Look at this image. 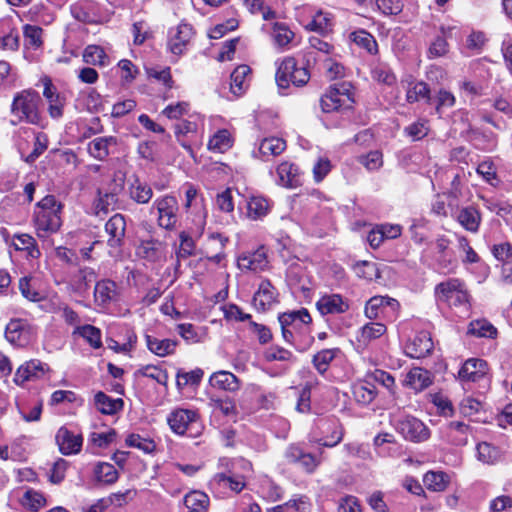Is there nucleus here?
Listing matches in <instances>:
<instances>
[{
  "label": "nucleus",
  "instance_id": "a19ab883",
  "mask_svg": "<svg viewBox=\"0 0 512 512\" xmlns=\"http://www.w3.org/2000/svg\"><path fill=\"white\" fill-rule=\"evenodd\" d=\"M96 408L102 413L113 415L120 411L123 407V400L113 399L103 392H98L94 397Z\"/></svg>",
  "mask_w": 512,
  "mask_h": 512
},
{
  "label": "nucleus",
  "instance_id": "2eb2a0df",
  "mask_svg": "<svg viewBox=\"0 0 512 512\" xmlns=\"http://www.w3.org/2000/svg\"><path fill=\"white\" fill-rule=\"evenodd\" d=\"M159 225L165 229L172 228L177 222V201L172 196H165L155 202Z\"/></svg>",
  "mask_w": 512,
  "mask_h": 512
},
{
  "label": "nucleus",
  "instance_id": "4d7b16f0",
  "mask_svg": "<svg viewBox=\"0 0 512 512\" xmlns=\"http://www.w3.org/2000/svg\"><path fill=\"white\" fill-rule=\"evenodd\" d=\"M371 76L373 80L387 86H392L396 83V76L392 72L391 68L385 63L375 64L371 70Z\"/></svg>",
  "mask_w": 512,
  "mask_h": 512
},
{
  "label": "nucleus",
  "instance_id": "bb28decb",
  "mask_svg": "<svg viewBox=\"0 0 512 512\" xmlns=\"http://www.w3.org/2000/svg\"><path fill=\"white\" fill-rule=\"evenodd\" d=\"M457 222L467 231L476 233L481 224V214L474 206L463 207L456 213Z\"/></svg>",
  "mask_w": 512,
  "mask_h": 512
},
{
  "label": "nucleus",
  "instance_id": "9d476101",
  "mask_svg": "<svg viewBox=\"0 0 512 512\" xmlns=\"http://www.w3.org/2000/svg\"><path fill=\"white\" fill-rule=\"evenodd\" d=\"M50 371L48 364L32 359L18 367L14 375V382L17 385H24L28 381L42 379Z\"/></svg>",
  "mask_w": 512,
  "mask_h": 512
},
{
  "label": "nucleus",
  "instance_id": "f3484780",
  "mask_svg": "<svg viewBox=\"0 0 512 512\" xmlns=\"http://www.w3.org/2000/svg\"><path fill=\"white\" fill-rule=\"evenodd\" d=\"M487 371L486 361L470 358L464 362L458 372V376L464 382H477L486 376Z\"/></svg>",
  "mask_w": 512,
  "mask_h": 512
},
{
  "label": "nucleus",
  "instance_id": "ea45409f",
  "mask_svg": "<svg viewBox=\"0 0 512 512\" xmlns=\"http://www.w3.org/2000/svg\"><path fill=\"white\" fill-rule=\"evenodd\" d=\"M129 194L137 203L145 204L152 198V189L145 182L133 177L129 179Z\"/></svg>",
  "mask_w": 512,
  "mask_h": 512
},
{
  "label": "nucleus",
  "instance_id": "7ed1b4c3",
  "mask_svg": "<svg viewBox=\"0 0 512 512\" xmlns=\"http://www.w3.org/2000/svg\"><path fill=\"white\" fill-rule=\"evenodd\" d=\"M276 65L275 80L280 90L288 89L291 84L296 87L304 86L310 79L309 65H299L294 57H284Z\"/></svg>",
  "mask_w": 512,
  "mask_h": 512
},
{
  "label": "nucleus",
  "instance_id": "6e6552de",
  "mask_svg": "<svg viewBox=\"0 0 512 512\" xmlns=\"http://www.w3.org/2000/svg\"><path fill=\"white\" fill-rule=\"evenodd\" d=\"M5 337L12 345L25 347L34 341L36 329L27 320L13 319L6 326Z\"/></svg>",
  "mask_w": 512,
  "mask_h": 512
},
{
  "label": "nucleus",
  "instance_id": "b1692460",
  "mask_svg": "<svg viewBox=\"0 0 512 512\" xmlns=\"http://www.w3.org/2000/svg\"><path fill=\"white\" fill-rule=\"evenodd\" d=\"M117 144L116 137H96L87 145V151L96 160L104 161L110 154V148Z\"/></svg>",
  "mask_w": 512,
  "mask_h": 512
},
{
  "label": "nucleus",
  "instance_id": "a878e982",
  "mask_svg": "<svg viewBox=\"0 0 512 512\" xmlns=\"http://www.w3.org/2000/svg\"><path fill=\"white\" fill-rule=\"evenodd\" d=\"M226 239L220 233H209L204 244L203 254L208 261H213L212 268L216 267V263L220 260Z\"/></svg>",
  "mask_w": 512,
  "mask_h": 512
},
{
  "label": "nucleus",
  "instance_id": "20e7f679",
  "mask_svg": "<svg viewBox=\"0 0 512 512\" xmlns=\"http://www.w3.org/2000/svg\"><path fill=\"white\" fill-rule=\"evenodd\" d=\"M344 436L342 425L336 417L320 418L310 433V442L332 448L338 445Z\"/></svg>",
  "mask_w": 512,
  "mask_h": 512
},
{
  "label": "nucleus",
  "instance_id": "f704fd0d",
  "mask_svg": "<svg viewBox=\"0 0 512 512\" xmlns=\"http://www.w3.org/2000/svg\"><path fill=\"white\" fill-rule=\"evenodd\" d=\"M352 395L357 403L368 405L375 399L377 391L373 383L365 380L352 386Z\"/></svg>",
  "mask_w": 512,
  "mask_h": 512
},
{
  "label": "nucleus",
  "instance_id": "1a4fd4ad",
  "mask_svg": "<svg viewBox=\"0 0 512 512\" xmlns=\"http://www.w3.org/2000/svg\"><path fill=\"white\" fill-rule=\"evenodd\" d=\"M398 432L407 440L422 442L429 438L430 432L426 425L413 416H404L396 424Z\"/></svg>",
  "mask_w": 512,
  "mask_h": 512
},
{
  "label": "nucleus",
  "instance_id": "13d9d810",
  "mask_svg": "<svg viewBox=\"0 0 512 512\" xmlns=\"http://www.w3.org/2000/svg\"><path fill=\"white\" fill-rule=\"evenodd\" d=\"M21 504L23 507L37 512L39 509L45 506L46 499L42 493L33 489H28L24 492L21 498Z\"/></svg>",
  "mask_w": 512,
  "mask_h": 512
},
{
  "label": "nucleus",
  "instance_id": "a211bd4d",
  "mask_svg": "<svg viewBox=\"0 0 512 512\" xmlns=\"http://www.w3.org/2000/svg\"><path fill=\"white\" fill-rule=\"evenodd\" d=\"M56 442L62 454L72 455L81 450L83 439L80 434H75L66 427H61L57 431Z\"/></svg>",
  "mask_w": 512,
  "mask_h": 512
},
{
  "label": "nucleus",
  "instance_id": "4be33fe9",
  "mask_svg": "<svg viewBox=\"0 0 512 512\" xmlns=\"http://www.w3.org/2000/svg\"><path fill=\"white\" fill-rule=\"evenodd\" d=\"M118 298V289L115 282L111 280H101L96 283L94 289V299L98 306L107 307Z\"/></svg>",
  "mask_w": 512,
  "mask_h": 512
},
{
  "label": "nucleus",
  "instance_id": "3c124183",
  "mask_svg": "<svg viewBox=\"0 0 512 512\" xmlns=\"http://www.w3.org/2000/svg\"><path fill=\"white\" fill-rule=\"evenodd\" d=\"M42 29L36 25L26 24L23 27L24 45L28 49H39L43 44Z\"/></svg>",
  "mask_w": 512,
  "mask_h": 512
},
{
  "label": "nucleus",
  "instance_id": "69168bd1",
  "mask_svg": "<svg viewBox=\"0 0 512 512\" xmlns=\"http://www.w3.org/2000/svg\"><path fill=\"white\" fill-rule=\"evenodd\" d=\"M138 373L144 377L155 380L157 383L166 385L168 375L165 370L158 366L146 365L139 369Z\"/></svg>",
  "mask_w": 512,
  "mask_h": 512
},
{
  "label": "nucleus",
  "instance_id": "ddd939ff",
  "mask_svg": "<svg viewBox=\"0 0 512 512\" xmlns=\"http://www.w3.org/2000/svg\"><path fill=\"white\" fill-rule=\"evenodd\" d=\"M433 349L431 335L427 331L416 332L415 335L405 344V354L411 358H423Z\"/></svg>",
  "mask_w": 512,
  "mask_h": 512
},
{
  "label": "nucleus",
  "instance_id": "864d4df0",
  "mask_svg": "<svg viewBox=\"0 0 512 512\" xmlns=\"http://www.w3.org/2000/svg\"><path fill=\"white\" fill-rule=\"evenodd\" d=\"M19 290L23 297L32 302H39L44 299L43 292L35 287V281L32 277H22L19 280Z\"/></svg>",
  "mask_w": 512,
  "mask_h": 512
},
{
  "label": "nucleus",
  "instance_id": "5fc2aeb1",
  "mask_svg": "<svg viewBox=\"0 0 512 512\" xmlns=\"http://www.w3.org/2000/svg\"><path fill=\"white\" fill-rule=\"evenodd\" d=\"M340 352L338 348H332V349H323L316 353L313 357V365L316 368V370L324 374L329 366L330 363L335 359L336 355Z\"/></svg>",
  "mask_w": 512,
  "mask_h": 512
},
{
  "label": "nucleus",
  "instance_id": "412c9836",
  "mask_svg": "<svg viewBox=\"0 0 512 512\" xmlns=\"http://www.w3.org/2000/svg\"><path fill=\"white\" fill-rule=\"evenodd\" d=\"M277 300V291L268 280H263L253 297V305L257 310L269 309Z\"/></svg>",
  "mask_w": 512,
  "mask_h": 512
},
{
  "label": "nucleus",
  "instance_id": "a18cd8bd",
  "mask_svg": "<svg viewBox=\"0 0 512 512\" xmlns=\"http://www.w3.org/2000/svg\"><path fill=\"white\" fill-rule=\"evenodd\" d=\"M349 38L355 45L366 50L369 54L374 55L378 52V44L374 36L366 30L354 31L350 34Z\"/></svg>",
  "mask_w": 512,
  "mask_h": 512
},
{
  "label": "nucleus",
  "instance_id": "338daca9",
  "mask_svg": "<svg viewBox=\"0 0 512 512\" xmlns=\"http://www.w3.org/2000/svg\"><path fill=\"white\" fill-rule=\"evenodd\" d=\"M19 47L18 32L8 27V31H0V49L15 51Z\"/></svg>",
  "mask_w": 512,
  "mask_h": 512
},
{
  "label": "nucleus",
  "instance_id": "9b49d317",
  "mask_svg": "<svg viewBox=\"0 0 512 512\" xmlns=\"http://www.w3.org/2000/svg\"><path fill=\"white\" fill-rule=\"evenodd\" d=\"M192 38V26L187 22H181L169 32L168 48L176 56L182 55L188 50Z\"/></svg>",
  "mask_w": 512,
  "mask_h": 512
},
{
  "label": "nucleus",
  "instance_id": "8fccbe9b",
  "mask_svg": "<svg viewBox=\"0 0 512 512\" xmlns=\"http://www.w3.org/2000/svg\"><path fill=\"white\" fill-rule=\"evenodd\" d=\"M15 250H25L31 258H38L40 251L36 246L35 239L29 234L15 235L11 244Z\"/></svg>",
  "mask_w": 512,
  "mask_h": 512
},
{
  "label": "nucleus",
  "instance_id": "37998d69",
  "mask_svg": "<svg viewBox=\"0 0 512 512\" xmlns=\"http://www.w3.org/2000/svg\"><path fill=\"white\" fill-rule=\"evenodd\" d=\"M449 482V475L442 471H428L423 477L425 487L434 492L444 491Z\"/></svg>",
  "mask_w": 512,
  "mask_h": 512
},
{
  "label": "nucleus",
  "instance_id": "e433bc0d",
  "mask_svg": "<svg viewBox=\"0 0 512 512\" xmlns=\"http://www.w3.org/2000/svg\"><path fill=\"white\" fill-rule=\"evenodd\" d=\"M209 383L212 387L220 390L236 391L239 388L237 377L228 371L213 373L209 379Z\"/></svg>",
  "mask_w": 512,
  "mask_h": 512
},
{
  "label": "nucleus",
  "instance_id": "58836bf2",
  "mask_svg": "<svg viewBox=\"0 0 512 512\" xmlns=\"http://www.w3.org/2000/svg\"><path fill=\"white\" fill-rule=\"evenodd\" d=\"M233 145V138L227 129H219L209 139L208 149L213 152L224 153Z\"/></svg>",
  "mask_w": 512,
  "mask_h": 512
},
{
  "label": "nucleus",
  "instance_id": "4468645a",
  "mask_svg": "<svg viewBox=\"0 0 512 512\" xmlns=\"http://www.w3.org/2000/svg\"><path fill=\"white\" fill-rule=\"evenodd\" d=\"M316 307L322 316L343 314L350 308V302L340 294H324L316 302Z\"/></svg>",
  "mask_w": 512,
  "mask_h": 512
},
{
  "label": "nucleus",
  "instance_id": "052dcab7",
  "mask_svg": "<svg viewBox=\"0 0 512 512\" xmlns=\"http://www.w3.org/2000/svg\"><path fill=\"white\" fill-rule=\"evenodd\" d=\"M477 456L483 463L494 464L500 459V452L490 443L482 442L477 445Z\"/></svg>",
  "mask_w": 512,
  "mask_h": 512
},
{
  "label": "nucleus",
  "instance_id": "0e129e2a",
  "mask_svg": "<svg viewBox=\"0 0 512 512\" xmlns=\"http://www.w3.org/2000/svg\"><path fill=\"white\" fill-rule=\"evenodd\" d=\"M265 358L268 361H282L292 363L296 360L292 352L280 346H271L265 351Z\"/></svg>",
  "mask_w": 512,
  "mask_h": 512
},
{
  "label": "nucleus",
  "instance_id": "c85d7f7f",
  "mask_svg": "<svg viewBox=\"0 0 512 512\" xmlns=\"http://www.w3.org/2000/svg\"><path fill=\"white\" fill-rule=\"evenodd\" d=\"M136 254L142 259L155 262L164 258L165 246L158 240H145L137 246Z\"/></svg>",
  "mask_w": 512,
  "mask_h": 512
},
{
  "label": "nucleus",
  "instance_id": "f257e3e1",
  "mask_svg": "<svg viewBox=\"0 0 512 512\" xmlns=\"http://www.w3.org/2000/svg\"><path fill=\"white\" fill-rule=\"evenodd\" d=\"M63 208V203L54 195L45 196L34 207L32 222L35 234L48 246H52L50 237L62 227Z\"/></svg>",
  "mask_w": 512,
  "mask_h": 512
},
{
  "label": "nucleus",
  "instance_id": "f03ea898",
  "mask_svg": "<svg viewBox=\"0 0 512 512\" xmlns=\"http://www.w3.org/2000/svg\"><path fill=\"white\" fill-rule=\"evenodd\" d=\"M435 298L451 308H459L467 312L470 309L471 296L467 287L459 278H449L440 282L434 289Z\"/></svg>",
  "mask_w": 512,
  "mask_h": 512
},
{
  "label": "nucleus",
  "instance_id": "f8f14e48",
  "mask_svg": "<svg viewBox=\"0 0 512 512\" xmlns=\"http://www.w3.org/2000/svg\"><path fill=\"white\" fill-rule=\"evenodd\" d=\"M399 302L388 296H374L365 305L364 313L369 319H376L380 314L393 313L399 310Z\"/></svg>",
  "mask_w": 512,
  "mask_h": 512
},
{
  "label": "nucleus",
  "instance_id": "c03bdc74",
  "mask_svg": "<svg viewBox=\"0 0 512 512\" xmlns=\"http://www.w3.org/2000/svg\"><path fill=\"white\" fill-rule=\"evenodd\" d=\"M450 241L444 237H438L434 243V249L439 255L437 257L438 268L442 272H450L451 253L449 252Z\"/></svg>",
  "mask_w": 512,
  "mask_h": 512
},
{
  "label": "nucleus",
  "instance_id": "e2e57ef3",
  "mask_svg": "<svg viewBox=\"0 0 512 512\" xmlns=\"http://www.w3.org/2000/svg\"><path fill=\"white\" fill-rule=\"evenodd\" d=\"M117 67L119 70L121 82L124 85L132 83L139 73V70L136 67V65L128 59L120 60L118 62Z\"/></svg>",
  "mask_w": 512,
  "mask_h": 512
},
{
  "label": "nucleus",
  "instance_id": "2f4dec72",
  "mask_svg": "<svg viewBox=\"0 0 512 512\" xmlns=\"http://www.w3.org/2000/svg\"><path fill=\"white\" fill-rule=\"evenodd\" d=\"M246 208L248 218L258 220L269 213L271 204L268 199L262 196H250L246 200Z\"/></svg>",
  "mask_w": 512,
  "mask_h": 512
},
{
  "label": "nucleus",
  "instance_id": "0eeeda50",
  "mask_svg": "<svg viewBox=\"0 0 512 512\" xmlns=\"http://www.w3.org/2000/svg\"><path fill=\"white\" fill-rule=\"evenodd\" d=\"M353 102L350 83L340 82L326 90L320 99V106L324 113H332L350 108Z\"/></svg>",
  "mask_w": 512,
  "mask_h": 512
},
{
  "label": "nucleus",
  "instance_id": "bf43d9fd",
  "mask_svg": "<svg viewBox=\"0 0 512 512\" xmlns=\"http://www.w3.org/2000/svg\"><path fill=\"white\" fill-rule=\"evenodd\" d=\"M422 99H425L427 103L431 102L429 86L426 83L420 81L413 84L407 90L406 100L409 103H414Z\"/></svg>",
  "mask_w": 512,
  "mask_h": 512
},
{
  "label": "nucleus",
  "instance_id": "c756f323",
  "mask_svg": "<svg viewBox=\"0 0 512 512\" xmlns=\"http://www.w3.org/2000/svg\"><path fill=\"white\" fill-rule=\"evenodd\" d=\"M430 373L419 367L411 369L404 379V385L414 391H422L431 384Z\"/></svg>",
  "mask_w": 512,
  "mask_h": 512
},
{
  "label": "nucleus",
  "instance_id": "473e14b6",
  "mask_svg": "<svg viewBox=\"0 0 512 512\" xmlns=\"http://www.w3.org/2000/svg\"><path fill=\"white\" fill-rule=\"evenodd\" d=\"M85 63L105 67L111 63L107 50L99 45H88L83 51Z\"/></svg>",
  "mask_w": 512,
  "mask_h": 512
},
{
  "label": "nucleus",
  "instance_id": "09e8293b",
  "mask_svg": "<svg viewBox=\"0 0 512 512\" xmlns=\"http://www.w3.org/2000/svg\"><path fill=\"white\" fill-rule=\"evenodd\" d=\"M333 18L328 12L318 11L312 20L306 25V28L318 33H327L332 30Z\"/></svg>",
  "mask_w": 512,
  "mask_h": 512
},
{
  "label": "nucleus",
  "instance_id": "4c0bfd02",
  "mask_svg": "<svg viewBox=\"0 0 512 512\" xmlns=\"http://www.w3.org/2000/svg\"><path fill=\"white\" fill-rule=\"evenodd\" d=\"M271 36L275 46L287 49L295 34L285 23L274 22L271 27Z\"/></svg>",
  "mask_w": 512,
  "mask_h": 512
},
{
  "label": "nucleus",
  "instance_id": "c9c22d12",
  "mask_svg": "<svg viewBox=\"0 0 512 512\" xmlns=\"http://www.w3.org/2000/svg\"><path fill=\"white\" fill-rule=\"evenodd\" d=\"M147 348L159 357H165L172 354L176 348V342L170 339H162L152 335H146Z\"/></svg>",
  "mask_w": 512,
  "mask_h": 512
},
{
  "label": "nucleus",
  "instance_id": "423d86ee",
  "mask_svg": "<svg viewBox=\"0 0 512 512\" xmlns=\"http://www.w3.org/2000/svg\"><path fill=\"white\" fill-rule=\"evenodd\" d=\"M278 320L281 326L283 339L298 348L296 344V334L298 332H308L309 325L312 322V318L308 310L302 308L297 311L286 312L280 314Z\"/></svg>",
  "mask_w": 512,
  "mask_h": 512
},
{
  "label": "nucleus",
  "instance_id": "5701e85b",
  "mask_svg": "<svg viewBox=\"0 0 512 512\" xmlns=\"http://www.w3.org/2000/svg\"><path fill=\"white\" fill-rule=\"evenodd\" d=\"M238 267L241 270L262 271L268 264L267 255L264 248L257 249L254 252L244 253L238 257Z\"/></svg>",
  "mask_w": 512,
  "mask_h": 512
},
{
  "label": "nucleus",
  "instance_id": "cd10ccee",
  "mask_svg": "<svg viewBox=\"0 0 512 512\" xmlns=\"http://www.w3.org/2000/svg\"><path fill=\"white\" fill-rule=\"evenodd\" d=\"M126 222L121 214H115L105 224V231L109 235L108 244L111 247L119 246L125 234Z\"/></svg>",
  "mask_w": 512,
  "mask_h": 512
},
{
  "label": "nucleus",
  "instance_id": "aec40b11",
  "mask_svg": "<svg viewBox=\"0 0 512 512\" xmlns=\"http://www.w3.org/2000/svg\"><path fill=\"white\" fill-rule=\"evenodd\" d=\"M334 54V47L318 37L309 39V49L305 52V62L310 65L312 62H320L321 59Z\"/></svg>",
  "mask_w": 512,
  "mask_h": 512
},
{
  "label": "nucleus",
  "instance_id": "72a5a7b5",
  "mask_svg": "<svg viewBox=\"0 0 512 512\" xmlns=\"http://www.w3.org/2000/svg\"><path fill=\"white\" fill-rule=\"evenodd\" d=\"M172 431L178 435H183L192 422V414L186 409L174 410L167 419Z\"/></svg>",
  "mask_w": 512,
  "mask_h": 512
},
{
  "label": "nucleus",
  "instance_id": "6e6d98bb",
  "mask_svg": "<svg viewBox=\"0 0 512 512\" xmlns=\"http://www.w3.org/2000/svg\"><path fill=\"white\" fill-rule=\"evenodd\" d=\"M386 332V326L379 322H370L364 325L357 336L359 342L367 343L377 339Z\"/></svg>",
  "mask_w": 512,
  "mask_h": 512
},
{
  "label": "nucleus",
  "instance_id": "680f3d73",
  "mask_svg": "<svg viewBox=\"0 0 512 512\" xmlns=\"http://www.w3.org/2000/svg\"><path fill=\"white\" fill-rule=\"evenodd\" d=\"M244 5L252 14L261 13L265 21L276 18V12L265 5L264 0H244Z\"/></svg>",
  "mask_w": 512,
  "mask_h": 512
},
{
  "label": "nucleus",
  "instance_id": "603ef678",
  "mask_svg": "<svg viewBox=\"0 0 512 512\" xmlns=\"http://www.w3.org/2000/svg\"><path fill=\"white\" fill-rule=\"evenodd\" d=\"M94 474L97 481L104 484H112L119 477L115 466L107 462L98 463L94 469Z\"/></svg>",
  "mask_w": 512,
  "mask_h": 512
},
{
  "label": "nucleus",
  "instance_id": "393cba45",
  "mask_svg": "<svg viewBox=\"0 0 512 512\" xmlns=\"http://www.w3.org/2000/svg\"><path fill=\"white\" fill-rule=\"evenodd\" d=\"M276 172L279 185L294 188L300 184V172L295 164L288 161L282 162L277 166Z\"/></svg>",
  "mask_w": 512,
  "mask_h": 512
},
{
  "label": "nucleus",
  "instance_id": "de8ad7c7",
  "mask_svg": "<svg viewBox=\"0 0 512 512\" xmlns=\"http://www.w3.org/2000/svg\"><path fill=\"white\" fill-rule=\"evenodd\" d=\"M469 426L463 422L453 421L447 426V436L454 445H465L468 441Z\"/></svg>",
  "mask_w": 512,
  "mask_h": 512
},
{
  "label": "nucleus",
  "instance_id": "6ab92c4d",
  "mask_svg": "<svg viewBox=\"0 0 512 512\" xmlns=\"http://www.w3.org/2000/svg\"><path fill=\"white\" fill-rule=\"evenodd\" d=\"M286 149V142L279 137H267L260 141L257 152L253 154L256 158L268 161L273 157L280 155Z\"/></svg>",
  "mask_w": 512,
  "mask_h": 512
},
{
  "label": "nucleus",
  "instance_id": "7c9ffc66",
  "mask_svg": "<svg viewBox=\"0 0 512 512\" xmlns=\"http://www.w3.org/2000/svg\"><path fill=\"white\" fill-rule=\"evenodd\" d=\"M250 73L251 69L247 65H239L231 73L230 91L234 96L238 97L245 92Z\"/></svg>",
  "mask_w": 512,
  "mask_h": 512
},
{
  "label": "nucleus",
  "instance_id": "774afa93",
  "mask_svg": "<svg viewBox=\"0 0 512 512\" xmlns=\"http://www.w3.org/2000/svg\"><path fill=\"white\" fill-rule=\"evenodd\" d=\"M284 512H308L310 504L306 496H298L280 505Z\"/></svg>",
  "mask_w": 512,
  "mask_h": 512
},
{
  "label": "nucleus",
  "instance_id": "39448f33",
  "mask_svg": "<svg viewBox=\"0 0 512 512\" xmlns=\"http://www.w3.org/2000/svg\"><path fill=\"white\" fill-rule=\"evenodd\" d=\"M40 97L33 90H23L14 96L11 112L19 121H27L38 124L40 121L39 106Z\"/></svg>",
  "mask_w": 512,
  "mask_h": 512
},
{
  "label": "nucleus",
  "instance_id": "79ce46f5",
  "mask_svg": "<svg viewBox=\"0 0 512 512\" xmlns=\"http://www.w3.org/2000/svg\"><path fill=\"white\" fill-rule=\"evenodd\" d=\"M467 334L478 338L493 339L497 336V329L486 319H477L469 323Z\"/></svg>",
  "mask_w": 512,
  "mask_h": 512
},
{
  "label": "nucleus",
  "instance_id": "49530a36",
  "mask_svg": "<svg viewBox=\"0 0 512 512\" xmlns=\"http://www.w3.org/2000/svg\"><path fill=\"white\" fill-rule=\"evenodd\" d=\"M73 334L81 336L93 349H99L102 346L101 330L93 325H77Z\"/></svg>",
  "mask_w": 512,
  "mask_h": 512
},
{
  "label": "nucleus",
  "instance_id": "dca6fc26",
  "mask_svg": "<svg viewBox=\"0 0 512 512\" xmlns=\"http://www.w3.org/2000/svg\"><path fill=\"white\" fill-rule=\"evenodd\" d=\"M44 90L43 96L48 103V112L53 119H59L63 116L64 107L66 105V97L59 93L53 86L50 79L43 80Z\"/></svg>",
  "mask_w": 512,
  "mask_h": 512
}]
</instances>
